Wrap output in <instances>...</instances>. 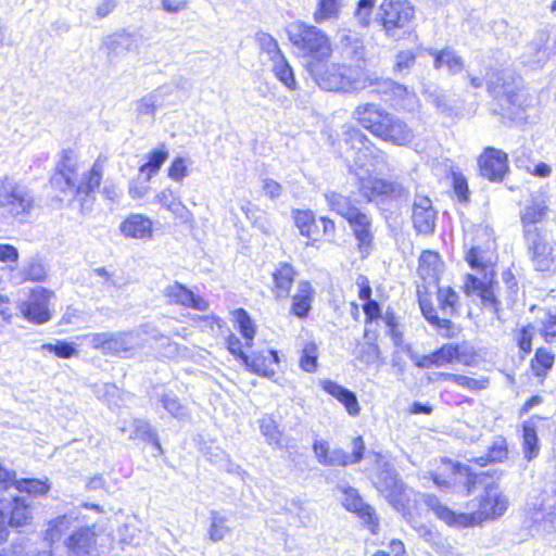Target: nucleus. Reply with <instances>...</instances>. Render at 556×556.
I'll return each mask as SVG.
<instances>
[{
    "label": "nucleus",
    "mask_w": 556,
    "mask_h": 556,
    "mask_svg": "<svg viewBox=\"0 0 556 556\" xmlns=\"http://www.w3.org/2000/svg\"><path fill=\"white\" fill-rule=\"evenodd\" d=\"M287 34L305 71L321 89L352 93L377 81L364 67L329 64L333 49L330 37L323 29L296 21L288 26Z\"/></svg>",
    "instance_id": "1"
},
{
    "label": "nucleus",
    "mask_w": 556,
    "mask_h": 556,
    "mask_svg": "<svg viewBox=\"0 0 556 556\" xmlns=\"http://www.w3.org/2000/svg\"><path fill=\"white\" fill-rule=\"evenodd\" d=\"M49 490L48 480H17L16 472L0 463V544L8 541L10 528L27 527L33 521V508L22 493L45 495Z\"/></svg>",
    "instance_id": "2"
},
{
    "label": "nucleus",
    "mask_w": 556,
    "mask_h": 556,
    "mask_svg": "<svg viewBox=\"0 0 556 556\" xmlns=\"http://www.w3.org/2000/svg\"><path fill=\"white\" fill-rule=\"evenodd\" d=\"M424 502L440 520L450 527L458 529L476 527L484 520L497 518L508 508V500L497 486L486 488L485 495L481 500L478 510L470 514L453 511L432 494L425 495Z\"/></svg>",
    "instance_id": "3"
},
{
    "label": "nucleus",
    "mask_w": 556,
    "mask_h": 556,
    "mask_svg": "<svg viewBox=\"0 0 556 556\" xmlns=\"http://www.w3.org/2000/svg\"><path fill=\"white\" fill-rule=\"evenodd\" d=\"M354 118L374 136L396 146H405L414 138L412 128L380 105L364 103L355 108Z\"/></svg>",
    "instance_id": "4"
},
{
    "label": "nucleus",
    "mask_w": 556,
    "mask_h": 556,
    "mask_svg": "<svg viewBox=\"0 0 556 556\" xmlns=\"http://www.w3.org/2000/svg\"><path fill=\"white\" fill-rule=\"evenodd\" d=\"M35 206L33 192L24 185L5 178L0 184V213L4 218L24 220Z\"/></svg>",
    "instance_id": "5"
},
{
    "label": "nucleus",
    "mask_w": 556,
    "mask_h": 556,
    "mask_svg": "<svg viewBox=\"0 0 556 556\" xmlns=\"http://www.w3.org/2000/svg\"><path fill=\"white\" fill-rule=\"evenodd\" d=\"M89 345L104 355L128 356L143 345L140 331L96 332L83 337Z\"/></svg>",
    "instance_id": "6"
},
{
    "label": "nucleus",
    "mask_w": 556,
    "mask_h": 556,
    "mask_svg": "<svg viewBox=\"0 0 556 556\" xmlns=\"http://www.w3.org/2000/svg\"><path fill=\"white\" fill-rule=\"evenodd\" d=\"M414 7L407 0H383L377 9L375 22L378 23L387 37L396 38L406 30L414 20Z\"/></svg>",
    "instance_id": "7"
},
{
    "label": "nucleus",
    "mask_w": 556,
    "mask_h": 556,
    "mask_svg": "<svg viewBox=\"0 0 556 556\" xmlns=\"http://www.w3.org/2000/svg\"><path fill=\"white\" fill-rule=\"evenodd\" d=\"M108 157L99 155L92 164L90 170L84 174L80 184L75 188L74 170L71 168L61 169L52 179V184L62 191L75 190L77 195L88 198L94 190L100 188L106 166Z\"/></svg>",
    "instance_id": "8"
},
{
    "label": "nucleus",
    "mask_w": 556,
    "mask_h": 556,
    "mask_svg": "<svg viewBox=\"0 0 556 556\" xmlns=\"http://www.w3.org/2000/svg\"><path fill=\"white\" fill-rule=\"evenodd\" d=\"M358 191L368 202H384L405 198L407 189L397 181L377 177H359Z\"/></svg>",
    "instance_id": "9"
},
{
    "label": "nucleus",
    "mask_w": 556,
    "mask_h": 556,
    "mask_svg": "<svg viewBox=\"0 0 556 556\" xmlns=\"http://www.w3.org/2000/svg\"><path fill=\"white\" fill-rule=\"evenodd\" d=\"M375 457L378 469L375 485L389 502H395L403 490V482L399 479L396 470L383 455L378 453Z\"/></svg>",
    "instance_id": "10"
},
{
    "label": "nucleus",
    "mask_w": 556,
    "mask_h": 556,
    "mask_svg": "<svg viewBox=\"0 0 556 556\" xmlns=\"http://www.w3.org/2000/svg\"><path fill=\"white\" fill-rule=\"evenodd\" d=\"M478 165L480 175L490 181H502L509 169L507 154L492 147L483 150Z\"/></svg>",
    "instance_id": "11"
},
{
    "label": "nucleus",
    "mask_w": 556,
    "mask_h": 556,
    "mask_svg": "<svg viewBox=\"0 0 556 556\" xmlns=\"http://www.w3.org/2000/svg\"><path fill=\"white\" fill-rule=\"evenodd\" d=\"M346 140L351 149L356 152L355 164L359 167H372L383 162L384 156L370 144L367 137L358 129L351 128L346 131Z\"/></svg>",
    "instance_id": "12"
},
{
    "label": "nucleus",
    "mask_w": 556,
    "mask_h": 556,
    "mask_svg": "<svg viewBox=\"0 0 556 556\" xmlns=\"http://www.w3.org/2000/svg\"><path fill=\"white\" fill-rule=\"evenodd\" d=\"M52 293L46 289L34 290L29 299L20 305L22 316L34 324L41 325L52 317L49 303Z\"/></svg>",
    "instance_id": "13"
},
{
    "label": "nucleus",
    "mask_w": 556,
    "mask_h": 556,
    "mask_svg": "<svg viewBox=\"0 0 556 556\" xmlns=\"http://www.w3.org/2000/svg\"><path fill=\"white\" fill-rule=\"evenodd\" d=\"M338 490L342 493L343 506L354 514H356L376 534L378 529V517L374 508L366 504L357 490L349 485H338Z\"/></svg>",
    "instance_id": "14"
},
{
    "label": "nucleus",
    "mask_w": 556,
    "mask_h": 556,
    "mask_svg": "<svg viewBox=\"0 0 556 556\" xmlns=\"http://www.w3.org/2000/svg\"><path fill=\"white\" fill-rule=\"evenodd\" d=\"M412 220L417 232L430 235L433 232L437 220V212L432 207L429 198L416 195L413 204Z\"/></svg>",
    "instance_id": "15"
},
{
    "label": "nucleus",
    "mask_w": 556,
    "mask_h": 556,
    "mask_svg": "<svg viewBox=\"0 0 556 556\" xmlns=\"http://www.w3.org/2000/svg\"><path fill=\"white\" fill-rule=\"evenodd\" d=\"M547 203L543 198H534L521 213V224L526 240L535 239L542 236L538 224L541 223L547 213Z\"/></svg>",
    "instance_id": "16"
},
{
    "label": "nucleus",
    "mask_w": 556,
    "mask_h": 556,
    "mask_svg": "<svg viewBox=\"0 0 556 556\" xmlns=\"http://www.w3.org/2000/svg\"><path fill=\"white\" fill-rule=\"evenodd\" d=\"M353 235L357 241V249L362 257L369 255L372 243L374 232L371 230V218L362 211L348 220Z\"/></svg>",
    "instance_id": "17"
},
{
    "label": "nucleus",
    "mask_w": 556,
    "mask_h": 556,
    "mask_svg": "<svg viewBox=\"0 0 556 556\" xmlns=\"http://www.w3.org/2000/svg\"><path fill=\"white\" fill-rule=\"evenodd\" d=\"M164 295L174 304L192 307L198 311H206L208 308V303L203 298L194 294L187 287L178 282L166 287Z\"/></svg>",
    "instance_id": "18"
},
{
    "label": "nucleus",
    "mask_w": 556,
    "mask_h": 556,
    "mask_svg": "<svg viewBox=\"0 0 556 556\" xmlns=\"http://www.w3.org/2000/svg\"><path fill=\"white\" fill-rule=\"evenodd\" d=\"M527 242L534 268L540 271L552 270L555 261L551 244L542 236L529 239Z\"/></svg>",
    "instance_id": "19"
},
{
    "label": "nucleus",
    "mask_w": 556,
    "mask_h": 556,
    "mask_svg": "<svg viewBox=\"0 0 556 556\" xmlns=\"http://www.w3.org/2000/svg\"><path fill=\"white\" fill-rule=\"evenodd\" d=\"M338 48L344 60L355 62L365 60L366 48L364 40L358 34L352 30H343L339 35Z\"/></svg>",
    "instance_id": "20"
},
{
    "label": "nucleus",
    "mask_w": 556,
    "mask_h": 556,
    "mask_svg": "<svg viewBox=\"0 0 556 556\" xmlns=\"http://www.w3.org/2000/svg\"><path fill=\"white\" fill-rule=\"evenodd\" d=\"M71 556H94L96 533L89 528H81L66 541Z\"/></svg>",
    "instance_id": "21"
},
{
    "label": "nucleus",
    "mask_w": 556,
    "mask_h": 556,
    "mask_svg": "<svg viewBox=\"0 0 556 556\" xmlns=\"http://www.w3.org/2000/svg\"><path fill=\"white\" fill-rule=\"evenodd\" d=\"M279 363L277 351L269 350L266 352L254 353L251 357L244 356V366L251 372L262 377L270 378L274 376L275 370L273 365Z\"/></svg>",
    "instance_id": "22"
},
{
    "label": "nucleus",
    "mask_w": 556,
    "mask_h": 556,
    "mask_svg": "<svg viewBox=\"0 0 556 556\" xmlns=\"http://www.w3.org/2000/svg\"><path fill=\"white\" fill-rule=\"evenodd\" d=\"M155 202L170 212L180 222L185 224H190L193 222V214L172 189L166 188L160 191L155 195Z\"/></svg>",
    "instance_id": "23"
},
{
    "label": "nucleus",
    "mask_w": 556,
    "mask_h": 556,
    "mask_svg": "<svg viewBox=\"0 0 556 556\" xmlns=\"http://www.w3.org/2000/svg\"><path fill=\"white\" fill-rule=\"evenodd\" d=\"M366 72L377 78V81L372 85H370V87H375L376 90L378 92H388L390 91L392 94L395 96V98H399L400 101L402 102H399L397 104L401 105L403 109L405 110H412L416 103V96L408 91L406 87L400 85V84H396L394 81H392L391 79H384V78H381L379 76H377L376 74L374 73H370L366 70ZM369 88V86L367 87Z\"/></svg>",
    "instance_id": "24"
},
{
    "label": "nucleus",
    "mask_w": 556,
    "mask_h": 556,
    "mask_svg": "<svg viewBox=\"0 0 556 556\" xmlns=\"http://www.w3.org/2000/svg\"><path fill=\"white\" fill-rule=\"evenodd\" d=\"M320 386L328 394L344 405L349 415L357 416L359 414L361 407L356 395L352 391L328 379L321 380Z\"/></svg>",
    "instance_id": "25"
},
{
    "label": "nucleus",
    "mask_w": 556,
    "mask_h": 556,
    "mask_svg": "<svg viewBox=\"0 0 556 556\" xmlns=\"http://www.w3.org/2000/svg\"><path fill=\"white\" fill-rule=\"evenodd\" d=\"M121 232L135 239H147L152 237V222L141 214H132L119 226Z\"/></svg>",
    "instance_id": "26"
},
{
    "label": "nucleus",
    "mask_w": 556,
    "mask_h": 556,
    "mask_svg": "<svg viewBox=\"0 0 556 556\" xmlns=\"http://www.w3.org/2000/svg\"><path fill=\"white\" fill-rule=\"evenodd\" d=\"M314 453L321 465L325 466H346L350 464V455L341 448L330 450L328 442L324 440L315 441L313 445Z\"/></svg>",
    "instance_id": "27"
},
{
    "label": "nucleus",
    "mask_w": 556,
    "mask_h": 556,
    "mask_svg": "<svg viewBox=\"0 0 556 556\" xmlns=\"http://www.w3.org/2000/svg\"><path fill=\"white\" fill-rule=\"evenodd\" d=\"M295 270L288 263H281L273 274V292L278 300H286L290 295L294 282Z\"/></svg>",
    "instance_id": "28"
},
{
    "label": "nucleus",
    "mask_w": 556,
    "mask_h": 556,
    "mask_svg": "<svg viewBox=\"0 0 556 556\" xmlns=\"http://www.w3.org/2000/svg\"><path fill=\"white\" fill-rule=\"evenodd\" d=\"M314 290L306 280H301L296 287V293L292 298L291 313L299 318L307 316L312 307Z\"/></svg>",
    "instance_id": "29"
},
{
    "label": "nucleus",
    "mask_w": 556,
    "mask_h": 556,
    "mask_svg": "<svg viewBox=\"0 0 556 556\" xmlns=\"http://www.w3.org/2000/svg\"><path fill=\"white\" fill-rule=\"evenodd\" d=\"M430 55L433 56V67L441 70L446 67L450 74L455 75L464 70V60L451 48H445L441 51L430 50Z\"/></svg>",
    "instance_id": "30"
},
{
    "label": "nucleus",
    "mask_w": 556,
    "mask_h": 556,
    "mask_svg": "<svg viewBox=\"0 0 556 556\" xmlns=\"http://www.w3.org/2000/svg\"><path fill=\"white\" fill-rule=\"evenodd\" d=\"M325 198L330 210L342 216L346 222L361 212L348 197L340 193H326Z\"/></svg>",
    "instance_id": "31"
},
{
    "label": "nucleus",
    "mask_w": 556,
    "mask_h": 556,
    "mask_svg": "<svg viewBox=\"0 0 556 556\" xmlns=\"http://www.w3.org/2000/svg\"><path fill=\"white\" fill-rule=\"evenodd\" d=\"M522 447L525 458L532 460L539 455L540 445L536 434V427L532 421H526L522 429Z\"/></svg>",
    "instance_id": "32"
},
{
    "label": "nucleus",
    "mask_w": 556,
    "mask_h": 556,
    "mask_svg": "<svg viewBox=\"0 0 556 556\" xmlns=\"http://www.w3.org/2000/svg\"><path fill=\"white\" fill-rule=\"evenodd\" d=\"M508 456L507 442L503 437L496 438L484 456H480L475 462L480 466H485L493 462H504Z\"/></svg>",
    "instance_id": "33"
},
{
    "label": "nucleus",
    "mask_w": 556,
    "mask_h": 556,
    "mask_svg": "<svg viewBox=\"0 0 556 556\" xmlns=\"http://www.w3.org/2000/svg\"><path fill=\"white\" fill-rule=\"evenodd\" d=\"M210 520L211 522L207 529V536L210 541L216 543L223 541L230 534L231 529L228 527V519L225 516L217 511H212Z\"/></svg>",
    "instance_id": "34"
},
{
    "label": "nucleus",
    "mask_w": 556,
    "mask_h": 556,
    "mask_svg": "<svg viewBox=\"0 0 556 556\" xmlns=\"http://www.w3.org/2000/svg\"><path fill=\"white\" fill-rule=\"evenodd\" d=\"M295 226L302 236L313 238L317 233V224L314 213L309 210H294L292 212Z\"/></svg>",
    "instance_id": "35"
},
{
    "label": "nucleus",
    "mask_w": 556,
    "mask_h": 556,
    "mask_svg": "<svg viewBox=\"0 0 556 556\" xmlns=\"http://www.w3.org/2000/svg\"><path fill=\"white\" fill-rule=\"evenodd\" d=\"M255 41L262 53H265L271 63L285 55L279 48L278 41L268 33H256Z\"/></svg>",
    "instance_id": "36"
},
{
    "label": "nucleus",
    "mask_w": 556,
    "mask_h": 556,
    "mask_svg": "<svg viewBox=\"0 0 556 556\" xmlns=\"http://www.w3.org/2000/svg\"><path fill=\"white\" fill-rule=\"evenodd\" d=\"M168 157V151L165 149V146L162 144L161 148L154 150L149 155V161L140 167V173H147V181H149L154 174L161 168L163 163Z\"/></svg>",
    "instance_id": "37"
},
{
    "label": "nucleus",
    "mask_w": 556,
    "mask_h": 556,
    "mask_svg": "<svg viewBox=\"0 0 556 556\" xmlns=\"http://www.w3.org/2000/svg\"><path fill=\"white\" fill-rule=\"evenodd\" d=\"M439 255L431 251H425L419 257V275L426 279H437Z\"/></svg>",
    "instance_id": "38"
},
{
    "label": "nucleus",
    "mask_w": 556,
    "mask_h": 556,
    "mask_svg": "<svg viewBox=\"0 0 556 556\" xmlns=\"http://www.w3.org/2000/svg\"><path fill=\"white\" fill-rule=\"evenodd\" d=\"M273 72L275 76L289 89L296 88V80L294 78L293 70L289 65L286 56L273 62Z\"/></svg>",
    "instance_id": "39"
},
{
    "label": "nucleus",
    "mask_w": 556,
    "mask_h": 556,
    "mask_svg": "<svg viewBox=\"0 0 556 556\" xmlns=\"http://www.w3.org/2000/svg\"><path fill=\"white\" fill-rule=\"evenodd\" d=\"M438 301L443 315L452 316L456 312L458 294L451 287H440L438 290Z\"/></svg>",
    "instance_id": "40"
},
{
    "label": "nucleus",
    "mask_w": 556,
    "mask_h": 556,
    "mask_svg": "<svg viewBox=\"0 0 556 556\" xmlns=\"http://www.w3.org/2000/svg\"><path fill=\"white\" fill-rule=\"evenodd\" d=\"M38 549L25 539L13 541L0 549V556H38Z\"/></svg>",
    "instance_id": "41"
},
{
    "label": "nucleus",
    "mask_w": 556,
    "mask_h": 556,
    "mask_svg": "<svg viewBox=\"0 0 556 556\" xmlns=\"http://www.w3.org/2000/svg\"><path fill=\"white\" fill-rule=\"evenodd\" d=\"M73 525V518L66 515L59 516L48 523L46 530V539L55 542L61 539L63 533L67 531Z\"/></svg>",
    "instance_id": "42"
},
{
    "label": "nucleus",
    "mask_w": 556,
    "mask_h": 556,
    "mask_svg": "<svg viewBox=\"0 0 556 556\" xmlns=\"http://www.w3.org/2000/svg\"><path fill=\"white\" fill-rule=\"evenodd\" d=\"M134 428L135 438L151 442L159 451H162L157 433L147 420L136 419L134 421Z\"/></svg>",
    "instance_id": "43"
},
{
    "label": "nucleus",
    "mask_w": 556,
    "mask_h": 556,
    "mask_svg": "<svg viewBox=\"0 0 556 556\" xmlns=\"http://www.w3.org/2000/svg\"><path fill=\"white\" fill-rule=\"evenodd\" d=\"M554 359V354L543 348L538 349L532 359V370L536 376L543 377L553 367Z\"/></svg>",
    "instance_id": "44"
},
{
    "label": "nucleus",
    "mask_w": 556,
    "mask_h": 556,
    "mask_svg": "<svg viewBox=\"0 0 556 556\" xmlns=\"http://www.w3.org/2000/svg\"><path fill=\"white\" fill-rule=\"evenodd\" d=\"M161 403L163 407L177 419H188L190 417V413L186 406H184L177 396L174 394H163L161 397Z\"/></svg>",
    "instance_id": "45"
},
{
    "label": "nucleus",
    "mask_w": 556,
    "mask_h": 556,
    "mask_svg": "<svg viewBox=\"0 0 556 556\" xmlns=\"http://www.w3.org/2000/svg\"><path fill=\"white\" fill-rule=\"evenodd\" d=\"M318 349L313 342L304 344L301 357L300 367L306 372H314L317 369Z\"/></svg>",
    "instance_id": "46"
},
{
    "label": "nucleus",
    "mask_w": 556,
    "mask_h": 556,
    "mask_svg": "<svg viewBox=\"0 0 556 556\" xmlns=\"http://www.w3.org/2000/svg\"><path fill=\"white\" fill-rule=\"evenodd\" d=\"M235 317L238 323V328L240 332L247 340V345L250 346L255 336V326L252 319L243 308L236 309Z\"/></svg>",
    "instance_id": "47"
},
{
    "label": "nucleus",
    "mask_w": 556,
    "mask_h": 556,
    "mask_svg": "<svg viewBox=\"0 0 556 556\" xmlns=\"http://www.w3.org/2000/svg\"><path fill=\"white\" fill-rule=\"evenodd\" d=\"M41 351L54 353L61 358H71L78 355V350L73 343L66 341L56 340L54 343H47L41 345Z\"/></svg>",
    "instance_id": "48"
},
{
    "label": "nucleus",
    "mask_w": 556,
    "mask_h": 556,
    "mask_svg": "<svg viewBox=\"0 0 556 556\" xmlns=\"http://www.w3.org/2000/svg\"><path fill=\"white\" fill-rule=\"evenodd\" d=\"M419 306H420V309L425 316V318L432 325L439 327V328H445V329H450L451 326H452V323L448 318L446 317H442L440 318L437 313H435V309L434 307L432 306V303L430 301H428L427 299H419Z\"/></svg>",
    "instance_id": "49"
},
{
    "label": "nucleus",
    "mask_w": 556,
    "mask_h": 556,
    "mask_svg": "<svg viewBox=\"0 0 556 556\" xmlns=\"http://www.w3.org/2000/svg\"><path fill=\"white\" fill-rule=\"evenodd\" d=\"M338 12V0H319L318 9L314 13V20L317 23H323L327 20L337 17Z\"/></svg>",
    "instance_id": "50"
},
{
    "label": "nucleus",
    "mask_w": 556,
    "mask_h": 556,
    "mask_svg": "<svg viewBox=\"0 0 556 556\" xmlns=\"http://www.w3.org/2000/svg\"><path fill=\"white\" fill-rule=\"evenodd\" d=\"M458 355L457 346L445 344L440 350L430 354L433 366L441 367L450 364Z\"/></svg>",
    "instance_id": "51"
},
{
    "label": "nucleus",
    "mask_w": 556,
    "mask_h": 556,
    "mask_svg": "<svg viewBox=\"0 0 556 556\" xmlns=\"http://www.w3.org/2000/svg\"><path fill=\"white\" fill-rule=\"evenodd\" d=\"M241 211L254 226L265 232L267 231V222L263 216V212L256 205L252 204L250 201H243L241 203Z\"/></svg>",
    "instance_id": "52"
},
{
    "label": "nucleus",
    "mask_w": 556,
    "mask_h": 556,
    "mask_svg": "<svg viewBox=\"0 0 556 556\" xmlns=\"http://www.w3.org/2000/svg\"><path fill=\"white\" fill-rule=\"evenodd\" d=\"M541 336L547 343L556 342V313L546 312L541 320Z\"/></svg>",
    "instance_id": "53"
},
{
    "label": "nucleus",
    "mask_w": 556,
    "mask_h": 556,
    "mask_svg": "<svg viewBox=\"0 0 556 556\" xmlns=\"http://www.w3.org/2000/svg\"><path fill=\"white\" fill-rule=\"evenodd\" d=\"M376 0H359L357 2V7L355 10V17L358 21L359 25L363 27H368L371 22V13Z\"/></svg>",
    "instance_id": "54"
},
{
    "label": "nucleus",
    "mask_w": 556,
    "mask_h": 556,
    "mask_svg": "<svg viewBox=\"0 0 556 556\" xmlns=\"http://www.w3.org/2000/svg\"><path fill=\"white\" fill-rule=\"evenodd\" d=\"M260 428L262 434L266 437L269 444H279L281 437L280 431L271 418L262 419Z\"/></svg>",
    "instance_id": "55"
},
{
    "label": "nucleus",
    "mask_w": 556,
    "mask_h": 556,
    "mask_svg": "<svg viewBox=\"0 0 556 556\" xmlns=\"http://www.w3.org/2000/svg\"><path fill=\"white\" fill-rule=\"evenodd\" d=\"M136 110L140 116H149L153 118L156 110V97L148 94L137 102Z\"/></svg>",
    "instance_id": "56"
},
{
    "label": "nucleus",
    "mask_w": 556,
    "mask_h": 556,
    "mask_svg": "<svg viewBox=\"0 0 556 556\" xmlns=\"http://www.w3.org/2000/svg\"><path fill=\"white\" fill-rule=\"evenodd\" d=\"M416 60V54L413 50L400 51L395 56L394 68L397 72H405L412 68Z\"/></svg>",
    "instance_id": "57"
},
{
    "label": "nucleus",
    "mask_w": 556,
    "mask_h": 556,
    "mask_svg": "<svg viewBox=\"0 0 556 556\" xmlns=\"http://www.w3.org/2000/svg\"><path fill=\"white\" fill-rule=\"evenodd\" d=\"M455 383L465 389H468L471 391H478V390H483L486 388L488 380L486 379L478 380V379L467 377L464 375H457V377L455 378Z\"/></svg>",
    "instance_id": "58"
},
{
    "label": "nucleus",
    "mask_w": 556,
    "mask_h": 556,
    "mask_svg": "<svg viewBox=\"0 0 556 556\" xmlns=\"http://www.w3.org/2000/svg\"><path fill=\"white\" fill-rule=\"evenodd\" d=\"M188 168L186 165V161L182 157H176L170 167L168 168V176L175 181H182V179L187 176Z\"/></svg>",
    "instance_id": "59"
},
{
    "label": "nucleus",
    "mask_w": 556,
    "mask_h": 556,
    "mask_svg": "<svg viewBox=\"0 0 556 556\" xmlns=\"http://www.w3.org/2000/svg\"><path fill=\"white\" fill-rule=\"evenodd\" d=\"M103 197L112 202H118L122 195V191L118 186L110 179H106L101 190Z\"/></svg>",
    "instance_id": "60"
},
{
    "label": "nucleus",
    "mask_w": 556,
    "mask_h": 556,
    "mask_svg": "<svg viewBox=\"0 0 556 556\" xmlns=\"http://www.w3.org/2000/svg\"><path fill=\"white\" fill-rule=\"evenodd\" d=\"M262 189L264 193L270 199H277L282 193V186L270 178L263 179Z\"/></svg>",
    "instance_id": "61"
},
{
    "label": "nucleus",
    "mask_w": 556,
    "mask_h": 556,
    "mask_svg": "<svg viewBox=\"0 0 556 556\" xmlns=\"http://www.w3.org/2000/svg\"><path fill=\"white\" fill-rule=\"evenodd\" d=\"M18 260L17 249L11 244H0V262L2 263H16Z\"/></svg>",
    "instance_id": "62"
},
{
    "label": "nucleus",
    "mask_w": 556,
    "mask_h": 556,
    "mask_svg": "<svg viewBox=\"0 0 556 556\" xmlns=\"http://www.w3.org/2000/svg\"><path fill=\"white\" fill-rule=\"evenodd\" d=\"M484 286L485 282L479 280L472 275H467L464 283V291L467 295L478 294Z\"/></svg>",
    "instance_id": "63"
},
{
    "label": "nucleus",
    "mask_w": 556,
    "mask_h": 556,
    "mask_svg": "<svg viewBox=\"0 0 556 556\" xmlns=\"http://www.w3.org/2000/svg\"><path fill=\"white\" fill-rule=\"evenodd\" d=\"M365 443L362 437H357L353 440V451L350 455V464H357L364 457Z\"/></svg>",
    "instance_id": "64"
}]
</instances>
